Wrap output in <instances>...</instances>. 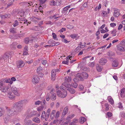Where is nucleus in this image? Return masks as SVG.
<instances>
[{
  "label": "nucleus",
  "mask_w": 125,
  "mask_h": 125,
  "mask_svg": "<svg viewBox=\"0 0 125 125\" xmlns=\"http://www.w3.org/2000/svg\"><path fill=\"white\" fill-rule=\"evenodd\" d=\"M22 102V101L21 100L13 104V106L16 109V110L14 111V113L18 114L22 110L23 106Z\"/></svg>",
  "instance_id": "nucleus-1"
},
{
  "label": "nucleus",
  "mask_w": 125,
  "mask_h": 125,
  "mask_svg": "<svg viewBox=\"0 0 125 125\" xmlns=\"http://www.w3.org/2000/svg\"><path fill=\"white\" fill-rule=\"evenodd\" d=\"M88 76V74L86 72H83L82 73H78L76 75L75 78L73 79L75 81V79H78L81 81H83L84 79H86Z\"/></svg>",
  "instance_id": "nucleus-2"
},
{
  "label": "nucleus",
  "mask_w": 125,
  "mask_h": 125,
  "mask_svg": "<svg viewBox=\"0 0 125 125\" xmlns=\"http://www.w3.org/2000/svg\"><path fill=\"white\" fill-rule=\"evenodd\" d=\"M118 50L121 51H124L125 50V40H122L118 47Z\"/></svg>",
  "instance_id": "nucleus-3"
},
{
  "label": "nucleus",
  "mask_w": 125,
  "mask_h": 125,
  "mask_svg": "<svg viewBox=\"0 0 125 125\" xmlns=\"http://www.w3.org/2000/svg\"><path fill=\"white\" fill-rule=\"evenodd\" d=\"M11 90L12 93L15 95L17 96H19L20 95V93L19 91V89L14 86H12L11 87Z\"/></svg>",
  "instance_id": "nucleus-4"
},
{
  "label": "nucleus",
  "mask_w": 125,
  "mask_h": 125,
  "mask_svg": "<svg viewBox=\"0 0 125 125\" xmlns=\"http://www.w3.org/2000/svg\"><path fill=\"white\" fill-rule=\"evenodd\" d=\"M5 108L6 110L7 115L9 116H13L14 114H17V113H14V111L12 112L11 109L9 108L8 107L6 106Z\"/></svg>",
  "instance_id": "nucleus-5"
},
{
  "label": "nucleus",
  "mask_w": 125,
  "mask_h": 125,
  "mask_svg": "<svg viewBox=\"0 0 125 125\" xmlns=\"http://www.w3.org/2000/svg\"><path fill=\"white\" fill-rule=\"evenodd\" d=\"M9 54L8 52H6L3 55L0 57V61L3 60L4 61L8 59Z\"/></svg>",
  "instance_id": "nucleus-6"
},
{
  "label": "nucleus",
  "mask_w": 125,
  "mask_h": 125,
  "mask_svg": "<svg viewBox=\"0 0 125 125\" xmlns=\"http://www.w3.org/2000/svg\"><path fill=\"white\" fill-rule=\"evenodd\" d=\"M60 88L63 91V98L66 97L67 94V91L65 89V88L62 86H61L60 87Z\"/></svg>",
  "instance_id": "nucleus-7"
},
{
  "label": "nucleus",
  "mask_w": 125,
  "mask_h": 125,
  "mask_svg": "<svg viewBox=\"0 0 125 125\" xmlns=\"http://www.w3.org/2000/svg\"><path fill=\"white\" fill-rule=\"evenodd\" d=\"M39 78L37 75H35L33 76L32 81L34 83H36L39 82Z\"/></svg>",
  "instance_id": "nucleus-8"
},
{
  "label": "nucleus",
  "mask_w": 125,
  "mask_h": 125,
  "mask_svg": "<svg viewBox=\"0 0 125 125\" xmlns=\"http://www.w3.org/2000/svg\"><path fill=\"white\" fill-rule=\"evenodd\" d=\"M24 64L22 60H20L19 62L17 64V66L18 68H22L24 66Z\"/></svg>",
  "instance_id": "nucleus-9"
},
{
  "label": "nucleus",
  "mask_w": 125,
  "mask_h": 125,
  "mask_svg": "<svg viewBox=\"0 0 125 125\" xmlns=\"http://www.w3.org/2000/svg\"><path fill=\"white\" fill-rule=\"evenodd\" d=\"M56 74L54 70H52L51 72V78L52 81H54L55 79Z\"/></svg>",
  "instance_id": "nucleus-10"
},
{
  "label": "nucleus",
  "mask_w": 125,
  "mask_h": 125,
  "mask_svg": "<svg viewBox=\"0 0 125 125\" xmlns=\"http://www.w3.org/2000/svg\"><path fill=\"white\" fill-rule=\"evenodd\" d=\"M72 58V57L70 55L66 57V61H64L62 62V63L63 64L68 65L69 63V60L70 59L71 60V58Z\"/></svg>",
  "instance_id": "nucleus-11"
},
{
  "label": "nucleus",
  "mask_w": 125,
  "mask_h": 125,
  "mask_svg": "<svg viewBox=\"0 0 125 125\" xmlns=\"http://www.w3.org/2000/svg\"><path fill=\"white\" fill-rule=\"evenodd\" d=\"M107 60L104 58H102L100 59L99 63L101 65H104L107 62Z\"/></svg>",
  "instance_id": "nucleus-12"
},
{
  "label": "nucleus",
  "mask_w": 125,
  "mask_h": 125,
  "mask_svg": "<svg viewBox=\"0 0 125 125\" xmlns=\"http://www.w3.org/2000/svg\"><path fill=\"white\" fill-rule=\"evenodd\" d=\"M3 82L5 83H9L10 84L12 83V81L10 78L3 79Z\"/></svg>",
  "instance_id": "nucleus-13"
},
{
  "label": "nucleus",
  "mask_w": 125,
  "mask_h": 125,
  "mask_svg": "<svg viewBox=\"0 0 125 125\" xmlns=\"http://www.w3.org/2000/svg\"><path fill=\"white\" fill-rule=\"evenodd\" d=\"M68 108L67 106L65 107L63 109L62 113V115L64 116L68 112Z\"/></svg>",
  "instance_id": "nucleus-14"
},
{
  "label": "nucleus",
  "mask_w": 125,
  "mask_h": 125,
  "mask_svg": "<svg viewBox=\"0 0 125 125\" xmlns=\"http://www.w3.org/2000/svg\"><path fill=\"white\" fill-rule=\"evenodd\" d=\"M120 94L121 97H123L125 96V88H123L121 90Z\"/></svg>",
  "instance_id": "nucleus-15"
},
{
  "label": "nucleus",
  "mask_w": 125,
  "mask_h": 125,
  "mask_svg": "<svg viewBox=\"0 0 125 125\" xmlns=\"http://www.w3.org/2000/svg\"><path fill=\"white\" fill-rule=\"evenodd\" d=\"M57 95L59 96H60L62 98L63 97V93H62L61 92L59 89H57L56 91Z\"/></svg>",
  "instance_id": "nucleus-16"
},
{
  "label": "nucleus",
  "mask_w": 125,
  "mask_h": 125,
  "mask_svg": "<svg viewBox=\"0 0 125 125\" xmlns=\"http://www.w3.org/2000/svg\"><path fill=\"white\" fill-rule=\"evenodd\" d=\"M68 8L67 7H66L63 8L62 11V13L64 15H65L68 12Z\"/></svg>",
  "instance_id": "nucleus-17"
},
{
  "label": "nucleus",
  "mask_w": 125,
  "mask_h": 125,
  "mask_svg": "<svg viewBox=\"0 0 125 125\" xmlns=\"http://www.w3.org/2000/svg\"><path fill=\"white\" fill-rule=\"evenodd\" d=\"M33 121L35 123H39L40 122V120L39 118L37 117H34L32 119Z\"/></svg>",
  "instance_id": "nucleus-18"
},
{
  "label": "nucleus",
  "mask_w": 125,
  "mask_h": 125,
  "mask_svg": "<svg viewBox=\"0 0 125 125\" xmlns=\"http://www.w3.org/2000/svg\"><path fill=\"white\" fill-rule=\"evenodd\" d=\"M28 47L27 46H25L24 48V49L23 52V55H27L28 54Z\"/></svg>",
  "instance_id": "nucleus-19"
},
{
  "label": "nucleus",
  "mask_w": 125,
  "mask_h": 125,
  "mask_svg": "<svg viewBox=\"0 0 125 125\" xmlns=\"http://www.w3.org/2000/svg\"><path fill=\"white\" fill-rule=\"evenodd\" d=\"M56 112V111L54 110H53L52 111V112L51 114L50 117L52 119H53L54 117L55 114Z\"/></svg>",
  "instance_id": "nucleus-20"
},
{
  "label": "nucleus",
  "mask_w": 125,
  "mask_h": 125,
  "mask_svg": "<svg viewBox=\"0 0 125 125\" xmlns=\"http://www.w3.org/2000/svg\"><path fill=\"white\" fill-rule=\"evenodd\" d=\"M17 45V43L16 42L13 43L10 45V47L13 49H15L16 46Z\"/></svg>",
  "instance_id": "nucleus-21"
},
{
  "label": "nucleus",
  "mask_w": 125,
  "mask_h": 125,
  "mask_svg": "<svg viewBox=\"0 0 125 125\" xmlns=\"http://www.w3.org/2000/svg\"><path fill=\"white\" fill-rule=\"evenodd\" d=\"M67 90L69 91L72 94H73L75 93V90L72 88H69L67 89Z\"/></svg>",
  "instance_id": "nucleus-22"
},
{
  "label": "nucleus",
  "mask_w": 125,
  "mask_h": 125,
  "mask_svg": "<svg viewBox=\"0 0 125 125\" xmlns=\"http://www.w3.org/2000/svg\"><path fill=\"white\" fill-rule=\"evenodd\" d=\"M109 102L111 104H113L114 103V101L113 99L111 98V96H109L108 97Z\"/></svg>",
  "instance_id": "nucleus-23"
},
{
  "label": "nucleus",
  "mask_w": 125,
  "mask_h": 125,
  "mask_svg": "<svg viewBox=\"0 0 125 125\" xmlns=\"http://www.w3.org/2000/svg\"><path fill=\"white\" fill-rule=\"evenodd\" d=\"M10 16V14H8L2 16L1 17L2 19H4L5 18H9Z\"/></svg>",
  "instance_id": "nucleus-24"
},
{
  "label": "nucleus",
  "mask_w": 125,
  "mask_h": 125,
  "mask_svg": "<svg viewBox=\"0 0 125 125\" xmlns=\"http://www.w3.org/2000/svg\"><path fill=\"white\" fill-rule=\"evenodd\" d=\"M7 95L10 98H13L15 97V96L12 93L10 92L8 93Z\"/></svg>",
  "instance_id": "nucleus-25"
},
{
  "label": "nucleus",
  "mask_w": 125,
  "mask_h": 125,
  "mask_svg": "<svg viewBox=\"0 0 125 125\" xmlns=\"http://www.w3.org/2000/svg\"><path fill=\"white\" fill-rule=\"evenodd\" d=\"M9 116L8 115H6L4 117V122L5 123H7L8 122L9 120Z\"/></svg>",
  "instance_id": "nucleus-26"
},
{
  "label": "nucleus",
  "mask_w": 125,
  "mask_h": 125,
  "mask_svg": "<svg viewBox=\"0 0 125 125\" xmlns=\"http://www.w3.org/2000/svg\"><path fill=\"white\" fill-rule=\"evenodd\" d=\"M86 119L84 117H81L80 122L82 124H83L85 121Z\"/></svg>",
  "instance_id": "nucleus-27"
},
{
  "label": "nucleus",
  "mask_w": 125,
  "mask_h": 125,
  "mask_svg": "<svg viewBox=\"0 0 125 125\" xmlns=\"http://www.w3.org/2000/svg\"><path fill=\"white\" fill-rule=\"evenodd\" d=\"M49 4L50 5L55 6L56 5L55 1L54 0H52L50 2Z\"/></svg>",
  "instance_id": "nucleus-28"
},
{
  "label": "nucleus",
  "mask_w": 125,
  "mask_h": 125,
  "mask_svg": "<svg viewBox=\"0 0 125 125\" xmlns=\"http://www.w3.org/2000/svg\"><path fill=\"white\" fill-rule=\"evenodd\" d=\"M9 89L8 87H5L3 88V89H2L1 91L2 92L5 93L7 92L8 91Z\"/></svg>",
  "instance_id": "nucleus-29"
},
{
  "label": "nucleus",
  "mask_w": 125,
  "mask_h": 125,
  "mask_svg": "<svg viewBox=\"0 0 125 125\" xmlns=\"http://www.w3.org/2000/svg\"><path fill=\"white\" fill-rule=\"evenodd\" d=\"M71 77L68 76H66L65 77V80L66 81L69 82H70L71 80Z\"/></svg>",
  "instance_id": "nucleus-30"
},
{
  "label": "nucleus",
  "mask_w": 125,
  "mask_h": 125,
  "mask_svg": "<svg viewBox=\"0 0 125 125\" xmlns=\"http://www.w3.org/2000/svg\"><path fill=\"white\" fill-rule=\"evenodd\" d=\"M95 62H89V63L88 65L90 67H92L95 66Z\"/></svg>",
  "instance_id": "nucleus-31"
},
{
  "label": "nucleus",
  "mask_w": 125,
  "mask_h": 125,
  "mask_svg": "<svg viewBox=\"0 0 125 125\" xmlns=\"http://www.w3.org/2000/svg\"><path fill=\"white\" fill-rule=\"evenodd\" d=\"M46 115V113L45 111H44L42 112V114L41 116V118L42 119L45 118V116Z\"/></svg>",
  "instance_id": "nucleus-32"
},
{
  "label": "nucleus",
  "mask_w": 125,
  "mask_h": 125,
  "mask_svg": "<svg viewBox=\"0 0 125 125\" xmlns=\"http://www.w3.org/2000/svg\"><path fill=\"white\" fill-rule=\"evenodd\" d=\"M96 70L97 71L99 72H101V71L102 70V69L100 66H99L98 65L97 66V65H96Z\"/></svg>",
  "instance_id": "nucleus-33"
},
{
  "label": "nucleus",
  "mask_w": 125,
  "mask_h": 125,
  "mask_svg": "<svg viewBox=\"0 0 125 125\" xmlns=\"http://www.w3.org/2000/svg\"><path fill=\"white\" fill-rule=\"evenodd\" d=\"M10 32L12 33H16V29L14 28H12L10 30Z\"/></svg>",
  "instance_id": "nucleus-34"
},
{
  "label": "nucleus",
  "mask_w": 125,
  "mask_h": 125,
  "mask_svg": "<svg viewBox=\"0 0 125 125\" xmlns=\"http://www.w3.org/2000/svg\"><path fill=\"white\" fill-rule=\"evenodd\" d=\"M112 66L113 67H117V63L115 61L113 62Z\"/></svg>",
  "instance_id": "nucleus-35"
},
{
  "label": "nucleus",
  "mask_w": 125,
  "mask_h": 125,
  "mask_svg": "<svg viewBox=\"0 0 125 125\" xmlns=\"http://www.w3.org/2000/svg\"><path fill=\"white\" fill-rule=\"evenodd\" d=\"M43 69L42 68L41 66H39L38 67L37 70V71L38 73H40V72Z\"/></svg>",
  "instance_id": "nucleus-36"
},
{
  "label": "nucleus",
  "mask_w": 125,
  "mask_h": 125,
  "mask_svg": "<svg viewBox=\"0 0 125 125\" xmlns=\"http://www.w3.org/2000/svg\"><path fill=\"white\" fill-rule=\"evenodd\" d=\"M56 98V96L55 94H53L51 96V99L52 100H54Z\"/></svg>",
  "instance_id": "nucleus-37"
},
{
  "label": "nucleus",
  "mask_w": 125,
  "mask_h": 125,
  "mask_svg": "<svg viewBox=\"0 0 125 125\" xmlns=\"http://www.w3.org/2000/svg\"><path fill=\"white\" fill-rule=\"evenodd\" d=\"M52 35L53 36V38L55 40H58V39L56 38V34L54 33H52Z\"/></svg>",
  "instance_id": "nucleus-38"
},
{
  "label": "nucleus",
  "mask_w": 125,
  "mask_h": 125,
  "mask_svg": "<svg viewBox=\"0 0 125 125\" xmlns=\"http://www.w3.org/2000/svg\"><path fill=\"white\" fill-rule=\"evenodd\" d=\"M102 15L103 17H105L106 16L105 15L107 14V12L105 11H103L102 12Z\"/></svg>",
  "instance_id": "nucleus-39"
},
{
  "label": "nucleus",
  "mask_w": 125,
  "mask_h": 125,
  "mask_svg": "<svg viewBox=\"0 0 125 125\" xmlns=\"http://www.w3.org/2000/svg\"><path fill=\"white\" fill-rule=\"evenodd\" d=\"M77 84L76 82H75L74 83H72V86L75 88H76L77 87Z\"/></svg>",
  "instance_id": "nucleus-40"
},
{
  "label": "nucleus",
  "mask_w": 125,
  "mask_h": 125,
  "mask_svg": "<svg viewBox=\"0 0 125 125\" xmlns=\"http://www.w3.org/2000/svg\"><path fill=\"white\" fill-rule=\"evenodd\" d=\"M4 110L3 108L0 107V117L3 114Z\"/></svg>",
  "instance_id": "nucleus-41"
},
{
  "label": "nucleus",
  "mask_w": 125,
  "mask_h": 125,
  "mask_svg": "<svg viewBox=\"0 0 125 125\" xmlns=\"http://www.w3.org/2000/svg\"><path fill=\"white\" fill-rule=\"evenodd\" d=\"M112 114L110 112H107L106 114V116L108 117H110L112 116Z\"/></svg>",
  "instance_id": "nucleus-42"
},
{
  "label": "nucleus",
  "mask_w": 125,
  "mask_h": 125,
  "mask_svg": "<svg viewBox=\"0 0 125 125\" xmlns=\"http://www.w3.org/2000/svg\"><path fill=\"white\" fill-rule=\"evenodd\" d=\"M24 42L25 43L28 44L29 42V38H26L24 39Z\"/></svg>",
  "instance_id": "nucleus-43"
},
{
  "label": "nucleus",
  "mask_w": 125,
  "mask_h": 125,
  "mask_svg": "<svg viewBox=\"0 0 125 125\" xmlns=\"http://www.w3.org/2000/svg\"><path fill=\"white\" fill-rule=\"evenodd\" d=\"M105 110L106 111L108 110L109 109V108L108 107L109 105L107 103H106L105 104Z\"/></svg>",
  "instance_id": "nucleus-44"
},
{
  "label": "nucleus",
  "mask_w": 125,
  "mask_h": 125,
  "mask_svg": "<svg viewBox=\"0 0 125 125\" xmlns=\"http://www.w3.org/2000/svg\"><path fill=\"white\" fill-rule=\"evenodd\" d=\"M60 114V112L59 111H58L56 112L55 117L56 118H57L59 117V116Z\"/></svg>",
  "instance_id": "nucleus-45"
},
{
  "label": "nucleus",
  "mask_w": 125,
  "mask_h": 125,
  "mask_svg": "<svg viewBox=\"0 0 125 125\" xmlns=\"http://www.w3.org/2000/svg\"><path fill=\"white\" fill-rule=\"evenodd\" d=\"M71 37L72 38H76L77 37V35L75 34H73L71 35Z\"/></svg>",
  "instance_id": "nucleus-46"
},
{
  "label": "nucleus",
  "mask_w": 125,
  "mask_h": 125,
  "mask_svg": "<svg viewBox=\"0 0 125 125\" xmlns=\"http://www.w3.org/2000/svg\"><path fill=\"white\" fill-rule=\"evenodd\" d=\"M18 25V23L17 20H15L13 24V26L14 27H16Z\"/></svg>",
  "instance_id": "nucleus-47"
},
{
  "label": "nucleus",
  "mask_w": 125,
  "mask_h": 125,
  "mask_svg": "<svg viewBox=\"0 0 125 125\" xmlns=\"http://www.w3.org/2000/svg\"><path fill=\"white\" fill-rule=\"evenodd\" d=\"M43 106H40L37 108V110L38 111H41L43 110Z\"/></svg>",
  "instance_id": "nucleus-48"
},
{
  "label": "nucleus",
  "mask_w": 125,
  "mask_h": 125,
  "mask_svg": "<svg viewBox=\"0 0 125 125\" xmlns=\"http://www.w3.org/2000/svg\"><path fill=\"white\" fill-rule=\"evenodd\" d=\"M67 27L69 29H72L73 28L74 26H73L70 25H68L67 26Z\"/></svg>",
  "instance_id": "nucleus-49"
},
{
  "label": "nucleus",
  "mask_w": 125,
  "mask_h": 125,
  "mask_svg": "<svg viewBox=\"0 0 125 125\" xmlns=\"http://www.w3.org/2000/svg\"><path fill=\"white\" fill-rule=\"evenodd\" d=\"M47 62V61L46 60H42V64H46Z\"/></svg>",
  "instance_id": "nucleus-50"
},
{
  "label": "nucleus",
  "mask_w": 125,
  "mask_h": 125,
  "mask_svg": "<svg viewBox=\"0 0 125 125\" xmlns=\"http://www.w3.org/2000/svg\"><path fill=\"white\" fill-rule=\"evenodd\" d=\"M25 33H23L19 35H18L17 36V38H18H18H20V37H22L24 36L25 35Z\"/></svg>",
  "instance_id": "nucleus-51"
},
{
  "label": "nucleus",
  "mask_w": 125,
  "mask_h": 125,
  "mask_svg": "<svg viewBox=\"0 0 125 125\" xmlns=\"http://www.w3.org/2000/svg\"><path fill=\"white\" fill-rule=\"evenodd\" d=\"M34 38L32 37L31 38H29V42L32 43V41L33 40Z\"/></svg>",
  "instance_id": "nucleus-52"
},
{
  "label": "nucleus",
  "mask_w": 125,
  "mask_h": 125,
  "mask_svg": "<svg viewBox=\"0 0 125 125\" xmlns=\"http://www.w3.org/2000/svg\"><path fill=\"white\" fill-rule=\"evenodd\" d=\"M108 30H107V31H105L104 29H102L101 31V32L102 33H104L105 32H108Z\"/></svg>",
  "instance_id": "nucleus-53"
},
{
  "label": "nucleus",
  "mask_w": 125,
  "mask_h": 125,
  "mask_svg": "<svg viewBox=\"0 0 125 125\" xmlns=\"http://www.w3.org/2000/svg\"><path fill=\"white\" fill-rule=\"evenodd\" d=\"M79 88L81 90H83L84 88L83 86L82 85H79Z\"/></svg>",
  "instance_id": "nucleus-54"
},
{
  "label": "nucleus",
  "mask_w": 125,
  "mask_h": 125,
  "mask_svg": "<svg viewBox=\"0 0 125 125\" xmlns=\"http://www.w3.org/2000/svg\"><path fill=\"white\" fill-rule=\"evenodd\" d=\"M41 103V102L40 101H38L35 102V105H39Z\"/></svg>",
  "instance_id": "nucleus-55"
},
{
  "label": "nucleus",
  "mask_w": 125,
  "mask_h": 125,
  "mask_svg": "<svg viewBox=\"0 0 125 125\" xmlns=\"http://www.w3.org/2000/svg\"><path fill=\"white\" fill-rule=\"evenodd\" d=\"M116 25L115 23H111L110 24V26L111 27H114Z\"/></svg>",
  "instance_id": "nucleus-56"
},
{
  "label": "nucleus",
  "mask_w": 125,
  "mask_h": 125,
  "mask_svg": "<svg viewBox=\"0 0 125 125\" xmlns=\"http://www.w3.org/2000/svg\"><path fill=\"white\" fill-rule=\"evenodd\" d=\"M55 42L53 40H51L49 41L48 42V43L49 44H51L53 42Z\"/></svg>",
  "instance_id": "nucleus-57"
},
{
  "label": "nucleus",
  "mask_w": 125,
  "mask_h": 125,
  "mask_svg": "<svg viewBox=\"0 0 125 125\" xmlns=\"http://www.w3.org/2000/svg\"><path fill=\"white\" fill-rule=\"evenodd\" d=\"M39 73V74L38 75V77L39 76V77H42L43 76V73Z\"/></svg>",
  "instance_id": "nucleus-58"
},
{
  "label": "nucleus",
  "mask_w": 125,
  "mask_h": 125,
  "mask_svg": "<svg viewBox=\"0 0 125 125\" xmlns=\"http://www.w3.org/2000/svg\"><path fill=\"white\" fill-rule=\"evenodd\" d=\"M118 107L120 108H123V105L122 103H119Z\"/></svg>",
  "instance_id": "nucleus-59"
},
{
  "label": "nucleus",
  "mask_w": 125,
  "mask_h": 125,
  "mask_svg": "<svg viewBox=\"0 0 125 125\" xmlns=\"http://www.w3.org/2000/svg\"><path fill=\"white\" fill-rule=\"evenodd\" d=\"M40 1V3L41 4H43L45 3L46 0H39Z\"/></svg>",
  "instance_id": "nucleus-60"
},
{
  "label": "nucleus",
  "mask_w": 125,
  "mask_h": 125,
  "mask_svg": "<svg viewBox=\"0 0 125 125\" xmlns=\"http://www.w3.org/2000/svg\"><path fill=\"white\" fill-rule=\"evenodd\" d=\"M71 117L70 116H68L66 119V120L67 121H69L70 122V120L71 119Z\"/></svg>",
  "instance_id": "nucleus-61"
},
{
  "label": "nucleus",
  "mask_w": 125,
  "mask_h": 125,
  "mask_svg": "<svg viewBox=\"0 0 125 125\" xmlns=\"http://www.w3.org/2000/svg\"><path fill=\"white\" fill-rule=\"evenodd\" d=\"M109 34L108 33H106L103 36L104 38V39L106 38L108 36Z\"/></svg>",
  "instance_id": "nucleus-62"
},
{
  "label": "nucleus",
  "mask_w": 125,
  "mask_h": 125,
  "mask_svg": "<svg viewBox=\"0 0 125 125\" xmlns=\"http://www.w3.org/2000/svg\"><path fill=\"white\" fill-rule=\"evenodd\" d=\"M62 41L65 43H68L69 42L67 41L66 39H63L62 40Z\"/></svg>",
  "instance_id": "nucleus-63"
},
{
  "label": "nucleus",
  "mask_w": 125,
  "mask_h": 125,
  "mask_svg": "<svg viewBox=\"0 0 125 125\" xmlns=\"http://www.w3.org/2000/svg\"><path fill=\"white\" fill-rule=\"evenodd\" d=\"M120 114L122 117H125V113L124 112H122L120 113Z\"/></svg>",
  "instance_id": "nucleus-64"
}]
</instances>
